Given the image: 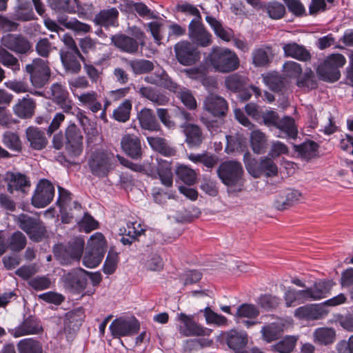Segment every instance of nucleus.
I'll use <instances>...</instances> for the list:
<instances>
[{"label":"nucleus","instance_id":"58","mask_svg":"<svg viewBox=\"0 0 353 353\" xmlns=\"http://www.w3.org/2000/svg\"><path fill=\"white\" fill-rule=\"evenodd\" d=\"M265 10L268 16L273 19H281L285 13V8L284 6L279 2H272L265 6Z\"/></svg>","mask_w":353,"mask_h":353},{"label":"nucleus","instance_id":"57","mask_svg":"<svg viewBox=\"0 0 353 353\" xmlns=\"http://www.w3.org/2000/svg\"><path fill=\"white\" fill-rule=\"evenodd\" d=\"M204 316L208 324H214L217 326L227 325V319L212 310L210 307H206L203 310Z\"/></svg>","mask_w":353,"mask_h":353},{"label":"nucleus","instance_id":"39","mask_svg":"<svg viewBox=\"0 0 353 353\" xmlns=\"http://www.w3.org/2000/svg\"><path fill=\"white\" fill-rule=\"evenodd\" d=\"M138 92L140 95L154 104L162 105L168 101V99L151 87H141Z\"/></svg>","mask_w":353,"mask_h":353},{"label":"nucleus","instance_id":"20","mask_svg":"<svg viewBox=\"0 0 353 353\" xmlns=\"http://www.w3.org/2000/svg\"><path fill=\"white\" fill-rule=\"evenodd\" d=\"M121 146L124 152L134 159L142 157L141 139L134 134H126L121 140Z\"/></svg>","mask_w":353,"mask_h":353},{"label":"nucleus","instance_id":"15","mask_svg":"<svg viewBox=\"0 0 353 353\" xmlns=\"http://www.w3.org/2000/svg\"><path fill=\"white\" fill-rule=\"evenodd\" d=\"M176 57L178 61L183 65H190L200 59L196 49L188 41L177 43L174 46Z\"/></svg>","mask_w":353,"mask_h":353},{"label":"nucleus","instance_id":"18","mask_svg":"<svg viewBox=\"0 0 353 353\" xmlns=\"http://www.w3.org/2000/svg\"><path fill=\"white\" fill-rule=\"evenodd\" d=\"M225 341L228 347L236 353H248L245 349L248 343V336L245 331L231 330L225 333Z\"/></svg>","mask_w":353,"mask_h":353},{"label":"nucleus","instance_id":"38","mask_svg":"<svg viewBox=\"0 0 353 353\" xmlns=\"http://www.w3.org/2000/svg\"><path fill=\"white\" fill-rule=\"evenodd\" d=\"M141 261L148 270L159 271L163 269V260L156 252L152 251L143 254Z\"/></svg>","mask_w":353,"mask_h":353},{"label":"nucleus","instance_id":"46","mask_svg":"<svg viewBox=\"0 0 353 353\" xmlns=\"http://www.w3.org/2000/svg\"><path fill=\"white\" fill-rule=\"evenodd\" d=\"M314 341L322 345L332 343L335 339V331L332 328L320 327L314 332Z\"/></svg>","mask_w":353,"mask_h":353},{"label":"nucleus","instance_id":"64","mask_svg":"<svg viewBox=\"0 0 353 353\" xmlns=\"http://www.w3.org/2000/svg\"><path fill=\"white\" fill-rule=\"evenodd\" d=\"M28 285L37 291L44 290L50 287L51 281L45 276H37L28 281Z\"/></svg>","mask_w":353,"mask_h":353},{"label":"nucleus","instance_id":"50","mask_svg":"<svg viewBox=\"0 0 353 353\" xmlns=\"http://www.w3.org/2000/svg\"><path fill=\"white\" fill-rule=\"evenodd\" d=\"M26 237L19 232H14L8 240V247L14 252L22 250L26 245Z\"/></svg>","mask_w":353,"mask_h":353},{"label":"nucleus","instance_id":"23","mask_svg":"<svg viewBox=\"0 0 353 353\" xmlns=\"http://www.w3.org/2000/svg\"><path fill=\"white\" fill-rule=\"evenodd\" d=\"M301 197V193L295 190H288L280 193L274 201V206L279 210H284L294 205Z\"/></svg>","mask_w":353,"mask_h":353},{"label":"nucleus","instance_id":"63","mask_svg":"<svg viewBox=\"0 0 353 353\" xmlns=\"http://www.w3.org/2000/svg\"><path fill=\"white\" fill-rule=\"evenodd\" d=\"M283 72L286 77H298L302 72V68L297 62L288 61L283 64Z\"/></svg>","mask_w":353,"mask_h":353},{"label":"nucleus","instance_id":"45","mask_svg":"<svg viewBox=\"0 0 353 353\" xmlns=\"http://www.w3.org/2000/svg\"><path fill=\"white\" fill-rule=\"evenodd\" d=\"M2 143L10 150L14 152H21L22 149V143L19 135L11 131H6L2 136Z\"/></svg>","mask_w":353,"mask_h":353},{"label":"nucleus","instance_id":"49","mask_svg":"<svg viewBox=\"0 0 353 353\" xmlns=\"http://www.w3.org/2000/svg\"><path fill=\"white\" fill-rule=\"evenodd\" d=\"M50 7L56 10H64L70 13L75 12L79 6L77 0H48Z\"/></svg>","mask_w":353,"mask_h":353},{"label":"nucleus","instance_id":"24","mask_svg":"<svg viewBox=\"0 0 353 353\" xmlns=\"http://www.w3.org/2000/svg\"><path fill=\"white\" fill-rule=\"evenodd\" d=\"M185 136V143L190 148L198 147L203 140V136L200 127L192 123H183L181 125Z\"/></svg>","mask_w":353,"mask_h":353},{"label":"nucleus","instance_id":"5","mask_svg":"<svg viewBox=\"0 0 353 353\" xmlns=\"http://www.w3.org/2000/svg\"><path fill=\"white\" fill-rule=\"evenodd\" d=\"M346 63L345 58L341 54L329 56L317 68V74L323 81L334 82L339 79L341 73L339 68Z\"/></svg>","mask_w":353,"mask_h":353},{"label":"nucleus","instance_id":"13","mask_svg":"<svg viewBox=\"0 0 353 353\" xmlns=\"http://www.w3.org/2000/svg\"><path fill=\"white\" fill-rule=\"evenodd\" d=\"M65 150L70 157L79 156L83 151V135L74 124L70 125L65 130Z\"/></svg>","mask_w":353,"mask_h":353},{"label":"nucleus","instance_id":"59","mask_svg":"<svg viewBox=\"0 0 353 353\" xmlns=\"http://www.w3.org/2000/svg\"><path fill=\"white\" fill-rule=\"evenodd\" d=\"M133 72L136 74H143L152 71L154 69L153 63L148 60H133L129 63Z\"/></svg>","mask_w":353,"mask_h":353},{"label":"nucleus","instance_id":"2","mask_svg":"<svg viewBox=\"0 0 353 353\" xmlns=\"http://www.w3.org/2000/svg\"><path fill=\"white\" fill-rule=\"evenodd\" d=\"M208 61L215 70L223 73L234 71L240 65L239 59L234 51L217 46L212 48Z\"/></svg>","mask_w":353,"mask_h":353},{"label":"nucleus","instance_id":"36","mask_svg":"<svg viewBox=\"0 0 353 353\" xmlns=\"http://www.w3.org/2000/svg\"><path fill=\"white\" fill-rule=\"evenodd\" d=\"M276 128L281 131V133L285 134H279V137H290L295 139L297 136L298 130L295 125V121L294 119L290 117H285L281 120H280Z\"/></svg>","mask_w":353,"mask_h":353},{"label":"nucleus","instance_id":"40","mask_svg":"<svg viewBox=\"0 0 353 353\" xmlns=\"http://www.w3.org/2000/svg\"><path fill=\"white\" fill-rule=\"evenodd\" d=\"M283 325L272 323L263 326L261 330L263 339L268 343L276 340L283 332Z\"/></svg>","mask_w":353,"mask_h":353},{"label":"nucleus","instance_id":"16","mask_svg":"<svg viewBox=\"0 0 353 353\" xmlns=\"http://www.w3.org/2000/svg\"><path fill=\"white\" fill-rule=\"evenodd\" d=\"M188 36L196 45L201 47L209 46L212 43V35L201 21H191L188 25Z\"/></svg>","mask_w":353,"mask_h":353},{"label":"nucleus","instance_id":"61","mask_svg":"<svg viewBox=\"0 0 353 353\" xmlns=\"http://www.w3.org/2000/svg\"><path fill=\"white\" fill-rule=\"evenodd\" d=\"M38 219H39L31 217L27 214H22L17 217L16 221L19 227L27 234H28V233H31V228L37 225L36 222Z\"/></svg>","mask_w":353,"mask_h":353},{"label":"nucleus","instance_id":"17","mask_svg":"<svg viewBox=\"0 0 353 353\" xmlns=\"http://www.w3.org/2000/svg\"><path fill=\"white\" fill-rule=\"evenodd\" d=\"M203 109L214 117L224 116L228 110L227 101L221 96L210 93L204 100Z\"/></svg>","mask_w":353,"mask_h":353},{"label":"nucleus","instance_id":"21","mask_svg":"<svg viewBox=\"0 0 353 353\" xmlns=\"http://www.w3.org/2000/svg\"><path fill=\"white\" fill-rule=\"evenodd\" d=\"M284 56L291 57L300 61L308 62L312 59L310 52L303 45L296 42H290L283 44Z\"/></svg>","mask_w":353,"mask_h":353},{"label":"nucleus","instance_id":"33","mask_svg":"<svg viewBox=\"0 0 353 353\" xmlns=\"http://www.w3.org/2000/svg\"><path fill=\"white\" fill-rule=\"evenodd\" d=\"M35 104L31 98L23 97L14 107L16 115L22 119L32 117L34 114Z\"/></svg>","mask_w":353,"mask_h":353},{"label":"nucleus","instance_id":"60","mask_svg":"<svg viewBox=\"0 0 353 353\" xmlns=\"http://www.w3.org/2000/svg\"><path fill=\"white\" fill-rule=\"evenodd\" d=\"M332 288V283L330 281H320L316 283L312 287V291L315 300H319L325 297Z\"/></svg>","mask_w":353,"mask_h":353},{"label":"nucleus","instance_id":"54","mask_svg":"<svg viewBox=\"0 0 353 353\" xmlns=\"http://www.w3.org/2000/svg\"><path fill=\"white\" fill-rule=\"evenodd\" d=\"M259 314V310L256 306L252 304L244 303L238 307L235 316L237 318L253 319L258 316Z\"/></svg>","mask_w":353,"mask_h":353},{"label":"nucleus","instance_id":"30","mask_svg":"<svg viewBox=\"0 0 353 353\" xmlns=\"http://www.w3.org/2000/svg\"><path fill=\"white\" fill-rule=\"evenodd\" d=\"M74 97L78 99L80 105L88 106L94 113L101 110L102 105L97 100L98 94L95 91L85 92Z\"/></svg>","mask_w":353,"mask_h":353},{"label":"nucleus","instance_id":"62","mask_svg":"<svg viewBox=\"0 0 353 353\" xmlns=\"http://www.w3.org/2000/svg\"><path fill=\"white\" fill-rule=\"evenodd\" d=\"M157 170L162 184L168 187L172 186L173 182L172 173L169 165L165 163Z\"/></svg>","mask_w":353,"mask_h":353},{"label":"nucleus","instance_id":"11","mask_svg":"<svg viewBox=\"0 0 353 353\" xmlns=\"http://www.w3.org/2000/svg\"><path fill=\"white\" fill-rule=\"evenodd\" d=\"M139 327V321L134 317L130 319L119 318L112 322L110 330L114 338H120L137 333Z\"/></svg>","mask_w":353,"mask_h":353},{"label":"nucleus","instance_id":"42","mask_svg":"<svg viewBox=\"0 0 353 353\" xmlns=\"http://www.w3.org/2000/svg\"><path fill=\"white\" fill-rule=\"evenodd\" d=\"M170 89L174 92H177V85L173 82H170ZM179 97L183 103L189 109L193 110L196 108V101L190 90L183 88H179L178 91Z\"/></svg>","mask_w":353,"mask_h":353},{"label":"nucleus","instance_id":"52","mask_svg":"<svg viewBox=\"0 0 353 353\" xmlns=\"http://www.w3.org/2000/svg\"><path fill=\"white\" fill-rule=\"evenodd\" d=\"M132 103L129 100H125L113 112V118L119 122H126L130 119Z\"/></svg>","mask_w":353,"mask_h":353},{"label":"nucleus","instance_id":"7","mask_svg":"<svg viewBox=\"0 0 353 353\" xmlns=\"http://www.w3.org/2000/svg\"><path fill=\"white\" fill-rule=\"evenodd\" d=\"M26 70L30 74L32 84L36 88H41L48 81L50 77V70L48 62L37 58L30 64L26 66Z\"/></svg>","mask_w":353,"mask_h":353},{"label":"nucleus","instance_id":"35","mask_svg":"<svg viewBox=\"0 0 353 353\" xmlns=\"http://www.w3.org/2000/svg\"><path fill=\"white\" fill-rule=\"evenodd\" d=\"M78 58L81 59L74 52L61 53V59L65 70L72 74H77L81 70V65Z\"/></svg>","mask_w":353,"mask_h":353},{"label":"nucleus","instance_id":"43","mask_svg":"<svg viewBox=\"0 0 353 353\" xmlns=\"http://www.w3.org/2000/svg\"><path fill=\"white\" fill-rule=\"evenodd\" d=\"M318 145L314 141L304 142L301 145H294L296 152L304 159L310 160L317 154Z\"/></svg>","mask_w":353,"mask_h":353},{"label":"nucleus","instance_id":"1","mask_svg":"<svg viewBox=\"0 0 353 353\" xmlns=\"http://www.w3.org/2000/svg\"><path fill=\"white\" fill-rule=\"evenodd\" d=\"M217 174L223 183L228 187L230 192H239L243 190V169L241 163L236 161L222 163Z\"/></svg>","mask_w":353,"mask_h":353},{"label":"nucleus","instance_id":"22","mask_svg":"<svg viewBox=\"0 0 353 353\" xmlns=\"http://www.w3.org/2000/svg\"><path fill=\"white\" fill-rule=\"evenodd\" d=\"M43 331L39 322L34 318L30 316L26 319L19 326L11 331V334L19 338L29 334H38Z\"/></svg>","mask_w":353,"mask_h":353},{"label":"nucleus","instance_id":"48","mask_svg":"<svg viewBox=\"0 0 353 353\" xmlns=\"http://www.w3.org/2000/svg\"><path fill=\"white\" fill-rule=\"evenodd\" d=\"M270 48H257L252 53V63L256 67H265L270 62Z\"/></svg>","mask_w":353,"mask_h":353},{"label":"nucleus","instance_id":"56","mask_svg":"<svg viewBox=\"0 0 353 353\" xmlns=\"http://www.w3.org/2000/svg\"><path fill=\"white\" fill-rule=\"evenodd\" d=\"M296 83L300 88H314L316 86V83L312 70L310 68L306 69L303 76L298 77Z\"/></svg>","mask_w":353,"mask_h":353},{"label":"nucleus","instance_id":"47","mask_svg":"<svg viewBox=\"0 0 353 353\" xmlns=\"http://www.w3.org/2000/svg\"><path fill=\"white\" fill-rule=\"evenodd\" d=\"M176 173L179 178L187 185H193L196 181L197 174L196 171L187 165H179Z\"/></svg>","mask_w":353,"mask_h":353},{"label":"nucleus","instance_id":"26","mask_svg":"<svg viewBox=\"0 0 353 353\" xmlns=\"http://www.w3.org/2000/svg\"><path fill=\"white\" fill-rule=\"evenodd\" d=\"M8 182V190L10 192L13 190H20L26 192L30 185V181L21 173L8 172L6 174Z\"/></svg>","mask_w":353,"mask_h":353},{"label":"nucleus","instance_id":"4","mask_svg":"<svg viewBox=\"0 0 353 353\" xmlns=\"http://www.w3.org/2000/svg\"><path fill=\"white\" fill-rule=\"evenodd\" d=\"M105 252V241L103 235L97 232L88 242L87 251L83 258V265L94 268L99 265Z\"/></svg>","mask_w":353,"mask_h":353},{"label":"nucleus","instance_id":"8","mask_svg":"<svg viewBox=\"0 0 353 353\" xmlns=\"http://www.w3.org/2000/svg\"><path fill=\"white\" fill-rule=\"evenodd\" d=\"M244 162L248 172L254 178H259L264 173L267 176H272L277 174L278 169L272 159L264 157L260 160L257 168L255 167L256 162L250 159L249 152L244 154Z\"/></svg>","mask_w":353,"mask_h":353},{"label":"nucleus","instance_id":"10","mask_svg":"<svg viewBox=\"0 0 353 353\" xmlns=\"http://www.w3.org/2000/svg\"><path fill=\"white\" fill-rule=\"evenodd\" d=\"M54 196V187L47 179H41L32 198V203L36 208H44L51 203Z\"/></svg>","mask_w":353,"mask_h":353},{"label":"nucleus","instance_id":"9","mask_svg":"<svg viewBox=\"0 0 353 353\" xmlns=\"http://www.w3.org/2000/svg\"><path fill=\"white\" fill-rule=\"evenodd\" d=\"M65 288L73 292L80 293L88 284V272L82 268L73 269L62 276Z\"/></svg>","mask_w":353,"mask_h":353},{"label":"nucleus","instance_id":"12","mask_svg":"<svg viewBox=\"0 0 353 353\" xmlns=\"http://www.w3.org/2000/svg\"><path fill=\"white\" fill-rule=\"evenodd\" d=\"M114 161V156L112 153L98 152L92 154L90 161L92 172L99 176L108 174Z\"/></svg>","mask_w":353,"mask_h":353},{"label":"nucleus","instance_id":"14","mask_svg":"<svg viewBox=\"0 0 353 353\" xmlns=\"http://www.w3.org/2000/svg\"><path fill=\"white\" fill-rule=\"evenodd\" d=\"M176 320L181 323L178 330L179 333L184 336H200L208 334L207 329L196 323L192 316L180 313L177 314Z\"/></svg>","mask_w":353,"mask_h":353},{"label":"nucleus","instance_id":"19","mask_svg":"<svg viewBox=\"0 0 353 353\" xmlns=\"http://www.w3.org/2000/svg\"><path fill=\"white\" fill-rule=\"evenodd\" d=\"M1 44L19 54H26L31 49L29 41L21 35L8 34L1 38Z\"/></svg>","mask_w":353,"mask_h":353},{"label":"nucleus","instance_id":"44","mask_svg":"<svg viewBox=\"0 0 353 353\" xmlns=\"http://www.w3.org/2000/svg\"><path fill=\"white\" fill-rule=\"evenodd\" d=\"M19 353H42L41 344L33 339H25L17 343Z\"/></svg>","mask_w":353,"mask_h":353},{"label":"nucleus","instance_id":"55","mask_svg":"<svg viewBox=\"0 0 353 353\" xmlns=\"http://www.w3.org/2000/svg\"><path fill=\"white\" fill-rule=\"evenodd\" d=\"M176 9L178 12H180L186 16L192 17L193 19L192 21H201V15L199 9L194 5H192L189 3H183L176 5Z\"/></svg>","mask_w":353,"mask_h":353},{"label":"nucleus","instance_id":"28","mask_svg":"<svg viewBox=\"0 0 353 353\" xmlns=\"http://www.w3.org/2000/svg\"><path fill=\"white\" fill-rule=\"evenodd\" d=\"M119 12L115 8L101 10L94 17L96 24L104 27L117 26Z\"/></svg>","mask_w":353,"mask_h":353},{"label":"nucleus","instance_id":"31","mask_svg":"<svg viewBox=\"0 0 353 353\" xmlns=\"http://www.w3.org/2000/svg\"><path fill=\"white\" fill-rule=\"evenodd\" d=\"M250 143L254 153H263L268 145V138L264 132L259 129H254L250 135Z\"/></svg>","mask_w":353,"mask_h":353},{"label":"nucleus","instance_id":"29","mask_svg":"<svg viewBox=\"0 0 353 353\" xmlns=\"http://www.w3.org/2000/svg\"><path fill=\"white\" fill-rule=\"evenodd\" d=\"M325 313L318 306L305 305L295 310L294 316L300 319L316 320L323 318Z\"/></svg>","mask_w":353,"mask_h":353},{"label":"nucleus","instance_id":"32","mask_svg":"<svg viewBox=\"0 0 353 353\" xmlns=\"http://www.w3.org/2000/svg\"><path fill=\"white\" fill-rule=\"evenodd\" d=\"M205 20L218 37L227 42L233 39L234 32L232 29L223 28L221 23L213 17L207 16Z\"/></svg>","mask_w":353,"mask_h":353},{"label":"nucleus","instance_id":"41","mask_svg":"<svg viewBox=\"0 0 353 353\" xmlns=\"http://www.w3.org/2000/svg\"><path fill=\"white\" fill-rule=\"evenodd\" d=\"M82 322V314L80 312H68L64 319V331L71 333L77 330Z\"/></svg>","mask_w":353,"mask_h":353},{"label":"nucleus","instance_id":"3","mask_svg":"<svg viewBox=\"0 0 353 353\" xmlns=\"http://www.w3.org/2000/svg\"><path fill=\"white\" fill-rule=\"evenodd\" d=\"M84 249V241L81 237L72 239L66 245H57L54 254L63 265H70L81 258Z\"/></svg>","mask_w":353,"mask_h":353},{"label":"nucleus","instance_id":"6","mask_svg":"<svg viewBox=\"0 0 353 353\" xmlns=\"http://www.w3.org/2000/svg\"><path fill=\"white\" fill-rule=\"evenodd\" d=\"M134 35L137 39L123 34H118L112 36V43L122 52L129 54L137 53L139 45L141 46H145V34L140 29L136 27L134 28Z\"/></svg>","mask_w":353,"mask_h":353},{"label":"nucleus","instance_id":"27","mask_svg":"<svg viewBox=\"0 0 353 353\" xmlns=\"http://www.w3.org/2000/svg\"><path fill=\"white\" fill-rule=\"evenodd\" d=\"M58 22L65 28L75 32L77 34H86L91 30V26L87 23L77 20L76 18L69 19L68 17L61 15L58 17Z\"/></svg>","mask_w":353,"mask_h":353},{"label":"nucleus","instance_id":"53","mask_svg":"<svg viewBox=\"0 0 353 353\" xmlns=\"http://www.w3.org/2000/svg\"><path fill=\"white\" fill-rule=\"evenodd\" d=\"M246 83V78L238 73L229 75L225 78V84L228 89L237 92L240 90Z\"/></svg>","mask_w":353,"mask_h":353},{"label":"nucleus","instance_id":"51","mask_svg":"<svg viewBox=\"0 0 353 353\" xmlns=\"http://www.w3.org/2000/svg\"><path fill=\"white\" fill-rule=\"evenodd\" d=\"M0 63L4 66L11 68L17 72L20 69L18 59L10 53L7 50L0 46Z\"/></svg>","mask_w":353,"mask_h":353},{"label":"nucleus","instance_id":"37","mask_svg":"<svg viewBox=\"0 0 353 353\" xmlns=\"http://www.w3.org/2000/svg\"><path fill=\"white\" fill-rule=\"evenodd\" d=\"M147 141L153 150L158 151L164 156L171 157L175 154V150L169 146L166 140L163 138L148 137Z\"/></svg>","mask_w":353,"mask_h":353},{"label":"nucleus","instance_id":"25","mask_svg":"<svg viewBox=\"0 0 353 353\" xmlns=\"http://www.w3.org/2000/svg\"><path fill=\"white\" fill-rule=\"evenodd\" d=\"M27 140L30 147L34 150H42L48 144L44 132L37 127L30 126L26 130Z\"/></svg>","mask_w":353,"mask_h":353},{"label":"nucleus","instance_id":"34","mask_svg":"<svg viewBox=\"0 0 353 353\" xmlns=\"http://www.w3.org/2000/svg\"><path fill=\"white\" fill-rule=\"evenodd\" d=\"M138 119L143 129L157 131L159 130V125L156 119L155 115L150 109L144 108L138 114Z\"/></svg>","mask_w":353,"mask_h":353}]
</instances>
